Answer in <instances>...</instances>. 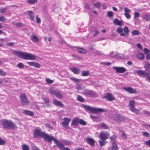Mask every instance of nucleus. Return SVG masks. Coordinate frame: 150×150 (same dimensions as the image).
Returning a JSON list of instances; mask_svg holds the SVG:
<instances>
[{"instance_id": "obj_1", "label": "nucleus", "mask_w": 150, "mask_h": 150, "mask_svg": "<svg viewBox=\"0 0 150 150\" xmlns=\"http://www.w3.org/2000/svg\"><path fill=\"white\" fill-rule=\"evenodd\" d=\"M144 67L146 71L140 70L137 71V73L139 76L142 75L143 77H146L147 81L150 82V64L146 62Z\"/></svg>"}, {"instance_id": "obj_2", "label": "nucleus", "mask_w": 150, "mask_h": 150, "mask_svg": "<svg viewBox=\"0 0 150 150\" xmlns=\"http://www.w3.org/2000/svg\"><path fill=\"white\" fill-rule=\"evenodd\" d=\"M13 53L24 59L34 60L36 58L35 55L27 52L25 53L17 50H14Z\"/></svg>"}, {"instance_id": "obj_3", "label": "nucleus", "mask_w": 150, "mask_h": 150, "mask_svg": "<svg viewBox=\"0 0 150 150\" xmlns=\"http://www.w3.org/2000/svg\"><path fill=\"white\" fill-rule=\"evenodd\" d=\"M42 138L49 142H51L52 140H53L58 148H62L63 147V144L59 142V141L55 138L54 136H51L45 133Z\"/></svg>"}, {"instance_id": "obj_4", "label": "nucleus", "mask_w": 150, "mask_h": 150, "mask_svg": "<svg viewBox=\"0 0 150 150\" xmlns=\"http://www.w3.org/2000/svg\"><path fill=\"white\" fill-rule=\"evenodd\" d=\"M83 107L87 111L89 112L98 113L101 112H105L106 111V110L103 109L92 108L89 106L86 105H83Z\"/></svg>"}, {"instance_id": "obj_5", "label": "nucleus", "mask_w": 150, "mask_h": 150, "mask_svg": "<svg viewBox=\"0 0 150 150\" xmlns=\"http://www.w3.org/2000/svg\"><path fill=\"white\" fill-rule=\"evenodd\" d=\"M1 124L4 129H15L16 127L13 122L6 120H3L1 122Z\"/></svg>"}, {"instance_id": "obj_6", "label": "nucleus", "mask_w": 150, "mask_h": 150, "mask_svg": "<svg viewBox=\"0 0 150 150\" xmlns=\"http://www.w3.org/2000/svg\"><path fill=\"white\" fill-rule=\"evenodd\" d=\"M135 102L134 100H130L129 102L128 106L130 110L132 112L137 115L139 114V110L135 108Z\"/></svg>"}, {"instance_id": "obj_7", "label": "nucleus", "mask_w": 150, "mask_h": 150, "mask_svg": "<svg viewBox=\"0 0 150 150\" xmlns=\"http://www.w3.org/2000/svg\"><path fill=\"white\" fill-rule=\"evenodd\" d=\"M21 103L23 106L28 105L30 103L29 100L25 94L21 93L20 96Z\"/></svg>"}, {"instance_id": "obj_8", "label": "nucleus", "mask_w": 150, "mask_h": 150, "mask_svg": "<svg viewBox=\"0 0 150 150\" xmlns=\"http://www.w3.org/2000/svg\"><path fill=\"white\" fill-rule=\"evenodd\" d=\"M49 92L51 94L53 95L57 98L61 99L63 97V94L57 90L54 89L53 88L50 89Z\"/></svg>"}, {"instance_id": "obj_9", "label": "nucleus", "mask_w": 150, "mask_h": 150, "mask_svg": "<svg viewBox=\"0 0 150 150\" xmlns=\"http://www.w3.org/2000/svg\"><path fill=\"white\" fill-rule=\"evenodd\" d=\"M85 96L90 97H96L97 95L95 92L88 89H85L82 93Z\"/></svg>"}, {"instance_id": "obj_10", "label": "nucleus", "mask_w": 150, "mask_h": 150, "mask_svg": "<svg viewBox=\"0 0 150 150\" xmlns=\"http://www.w3.org/2000/svg\"><path fill=\"white\" fill-rule=\"evenodd\" d=\"M45 132H42L40 129H35L33 132V138H36L38 137H42Z\"/></svg>"}, {"instance_id": "obj_11", "label": "nucleus", "mask_w": 150, "mask_h": 150, "mask_svg": "<svg viewBox=\"0 0 150 150\" xmlns=\"http://www.w3.org/2000/svg\"><path fill=\"white\" fill-rule=\"evenodd\" d=\"M63 121L61 123L62 126L66 128L69 129V124L71 120V119L65 117L63 118Z\"/></svg>"}, {"instance_id": "obj_12", "label": "nucleus", "mask_w": 150, "mask_h": 150, "mask_svg": "<svg viewBox=\"0 0 150 150\" xmlns=\"http://www.w3.org/2000/svg\"><path fill=\"white\" fill-rule=\"evenodd\" d=\"M125 117L124 116L121 115L120 114H116L115 115L114 119L118 122H120L124 121Z\"/></svg>"}, {"instance_id": "obj_13", "label": "nucleus", "mask_w": 150, "mask_h": 150, "mask_svg": "<svg viewBox=\"0 0 150 150\" xmlns=\"http://www.w3.org/2000/svg\"><path fill=\"white\" fill-rule=\"evenodd\" d=\"M110 55L112 57L117 58L118 59H125L123 54H119L117 52H112L110 54Z\"/></svg>"}, {"instance_id": "obj_14", "label": "nucleus", "mask_w": 150, "mask_h": 150, "mask_svg": "<svg viewBox=\"0 0 150 150\" xmlns=\"http://www.w3.org/2000/svg\"><path fill=\"white\" fill-rule=\"evenodd\" d=\"M110 134L108 132H103L100 134L99 138L101 140H106L108 138Z\"/></svg>"}, {"instance_id": "obj_15", "label": "nucleus", "mask_w": 150, "mask_h": 150, "mask_svg": "<svg viewBox=\"0 0 150 150\" xmlns=\"http://www.w3.org/2000/svg\"><path fill=\"white\" fill-rule=\"evenodd\" d=\"M113 69L116 70V71L118 73H123L126 71V69L123 67H113Z\"/></svg>"}, {"instance_id": "obj_16", "label": "nucleus", "mask_w": 150, "mask_h": 150, "mask_svg": "<svg viewBox=\"0 0 150 150\" xmlns=\"http://www.w3.org/2000/svg\"><path fill=\"white\" fill-rule=\"evenodd\" d=\"M104 98L108 101H112L115 100V98L113 96L111 93H108L107 95L104 96Z\"/></svg>"}, {"instance_id": "obj_17", "label": "nucleus", "mask_w": 150, "mask_h": 150, "mask_svg": "<svg viewBox=\"0 0 150 150\" xmlns=\"http://www.w3.org/2000/svg\"><path fill=\"white\" fill-rule=\"evenodd\" d=\"M123 89L127 92H129L130 93H136L137 92L136 91L131 87H124Z\"/></svg>"}, {"instance_id": "obj_18", "label": "nucleus", "mask_w": 150, "mask_h": 150, "mask_svg": "<svg viewBox=\"0 0 150 150\" xmlns=\"http://www.w3.org/2000/svg\"><path fill=\"white\" fill-rule=\"evenodd\" d=\"M53 104L56 106H59L62 108H64L65 106L61 102L56 99H54L53 100Z\"/></svg>"}, {"instance_id": "obj_19", "label": "nucleus", "mask_w": 150, "mask_h": 150, "mask_svg": "<svg viewBox=\"0 0 150 150\" xmlns=\"http://www.w3.org/2000/svg\"><path fill=\"white\" fill-rule=\"evenodd\" d=\"M30 17L31 21H34L35 17L34 15V12L32 11H28L25 12Z\"/></svg>"}, {"instance_id": "obj_20", "label": "nucleus", "mask_w": 150, "mask_h": 150, "mask_svg": "<svg viewBox=\"0 0 150 150\" xmlns=\"http://www.w3.org/2000/svg\"><path fill=\"white\" fill-rule=\"evenodd\" d=\"M70 70L72 71L74 74H77L80 72V69L75 67H72L71 68Z\"/></svg>"}, {"instance_id": "obj_21", "label": "nucleus", "mask_w": 150, "mask_h": 150, "mask_svg": "<svg viewBox=\"0 0 150 150\" xmlns=\"http://www.w3.org/2000/svg\"><path fill=\"white\" fill-rule=\"evenodd\" d=\"M30 39L34 42H39V39L34 34H32L30 37Z\"/></svg>"}, {"instance_id": "obj_22", "label": "nucleus", "mask_w": 150, "mask_h": 150, "mask_svg": "<svg viewBox=\"0 0 150 150\" xmlns=\"http://www.w3.org/2000/svg\"><path fill=\"white\" fill-rule=\"evenodd\" d=\"M86 140L87 143L93 146L95 145V141L94 139L91 138H87L86 139Z\"/></svg>"}, {"instance_id": "obj_23", "label": "nucleus", "mask_w": 150, "mask_h": 150, "mask_svg": "<svg viewBox=\"0 0 150 150\" xmlns=\"http://www.w3.org/2000/svg\"><path fill=\"white\" fill-rule=\"evenodd\" d=\"M79 118L78 117H76L75 118L72 120V122L71 124V125H77L79 123Z\"/></svg>"}, {"instance_id": "obj_24", "label": "nucleus", "mask_w": 150, "mask_h": 150, "mask_svg": "<svg viewBox=\"0 0 150 150\" xmlns=\"http://www.w3.org/2000/svg\"><path fill=\"white\" fill-rule=\"evenodd\" d=\"M99 126L100 127L105 129H109V127L103 122L99 124Z\"/></svg>"}, {"instance_id": "obj_25", "label": "nucleus", "mask_w": 150, "mask_h": 150, "mask_svg": "<svg viewBox=\"0 0 150 150\" xmlns=\"http://www.w3.org/2000/svg\"><path fill=\"white\" fill-rule=\"evenodd\" d=\"M24 114L30 116H33L34 115V113L32 111H28L27 110H24L23 112Z\"/></svg>"}, {"instance_id": "obj_26", "label": "nucleus", "mask_w": 150, "mask_h": 150, "mask_svg": "<svg viewBox=\"0 0 150 150\" xmlns=\"http://www.w3.org/2000/svg\"><path fill=\"white\" fill-rule=\"evenodd\" d=\"M113 23L116 25L121 26L122 25V21H119L117 18H116L114 20Z\"/></svg>"}, {"instance_id": "obj_27", "label": "nucleus", "mask_w": 150, "mask_h": 150, "mask_svg": "<svg viewBox=\"0 0 150 150\" xmlns=\"http://www.w3.org/2000/svg\"><path fill=\"white\" fill-rule=\"evenodd\" d=\"M136 57L138 59L142 60L144 59V56L143 53H139L137 55Z\"/></svg>"}, {"instance_id": "obj_28", "label": "nucleus", "mask_w": 150, "mask_h": 150, "mask_svg": "<svg viewBox=\"0 0 150 150\" xmlns=\"http://www.w3.org/2000/svg\"><path fill=\"white\" fill-rule=\"evenodd\" d=\"M90 75L89 71H82L81 75L83 76H89Z\"/></svg>"}, {"instance_id": "obj_29", "label": "nucleus", "mask_w": 150, "mask_h": 150, "mask_svg": "<svg viewBox=\"0 0 150 150\" xmlns=\"http://www.w3.org/2000/svg\"><path fill=\"white\" fill-rule=\"evenodd\" d=\"M117 137L115 135H113L110 137V141L112 143L116 142Z\"/></svg>"}, {"instance_id": "obj_30", "label": "nucleus", "mask_w": 150, "mask_h": 150, "mask_svg": "<svg viewBox=\"0 0 150 150\" xmlns=\"http://www.w3.org/2000/svg\"><path fill=\"white\" fill-rule=\"evenodd\" d=\"M118 147L116 142H113L112 143V147L111 150H117Z\"/></svg>"}, {"instance_id": "obj_31", "label": "nucleus", "mask_w": 150, "mask_h": 150, "mask_svg": "<svg viewBox=\"0 0 150 150\" xmlns=\"http://www.w3.org/2000/svg\"><path fill=\"white\" fill-rule=\"evenodd\" d=\"M142 18L149 21H150V14H146L142 17Z\"/></svg>"}, {"instance_id": "obj_32", "label": "nucleus", "mask_w": 150, "mask_h": 150, "mask_svg": "<svg viewBox=\"0 0 150 150\" xmlns=\"http://www.w3.org/2000/svg\"><path fill=\"white\" fill-rule=\"evenodd\" d=\"M38 1V0H27V2L29 4H33L37 3Z\"/></svg>"}, {"instance_id": "obj_33", "label": "nucleus", "mask_w": 150, "mask_h": 150, "mask_svg": "<svg viewBox=\"0 0 150 150\" xmlns=\"http://www.w3.org/2000/svg\"><path fill=\"white\" fill-rule=\"evenodd\" d=\"M61 142L65 145H70L71 143L70 142L66 140H63L61 141Z\"/></svg>"}, {"instance_id": "obj_34", "label": "nucleus", "mask_w": 150, "mask_h": 150, "mask_svg": "<svg viewBox=\"0 0 150 150\" xmlns=\"http://www.w3.org/2000/svg\"><path fill=\"white\" fill-rule=\"evenodd\" d=\"M99 142L100 144V146L102 147L105 144L107 143V142L105 140H99Z\"/></svg>"}, {"instance_id": "obj_35", "label": "nucleus", "mask_w": 150, "mask_h": 150, "mask_svg": "<svg viewBox=\"0 0 150 150\" xmlns=\"http://www.w3.org/2000/svg\"><path fill=\"white\" fill-rule=\"evenodd\" d=\"M78 52L80 53L85 54L86 52V51L84 49L79 48H78Z\"/></svg>"}, {"instance_id": "obj_36", "label": "nucleus", "mask_w": 150, "mask_h": 150, "mask_svg": "<svg viewBox=\"0 0 150 150\" xmlns=\"http://www.w3.org/2000/svg\"><path fill=\"white\" fill-rule=\"evenodd\" d=\"M22 148L23 150H29V148L28 145L23 144L22 146Z\"/></svg>"}, {"instance_id": "obj_37", "label": "nucleus", "mask_w": 150, "mask_h": 150, "mask_svg": "<svg viewBox=\"0 0 150 150\" xmlns=\"http://www.w3.org/2000/svg\"><path fill=\"white\" fill-rule=\"evenodd\" d=\"M143 113H139L138 114H144L146 115L147 116H150V112L148 111L147 110H143L142 111Z\"/></svg>"}, {"instance_id": "obj_38", "label": "nucleus", "mask_w": 150, "mask_h": 150, "mask_svg": "<svg viewBox=\"0 0 150 150\" xmlns=\"http://www.w3.org/2000/svg\"><path fill=\"white\" fill-rule=\"evenodd\" d=\"M77 99L78 101L81 102L84 101V99L81 96L79 95L77 96Z\"/></svg>"}, {"instance_id": "obj_39", "label": "nucleus", "mask_w": 150, "mask_h": 150, "mask_svg": "<svg viewBox=\"0 0 150 150\" xmlns=\"http://www.w3.org/2000/svg\"><path fill=\"white\" fill-rule=\"evenodd\" d=\"M132 33L133 35H138L139 34L140 32L137 30H134L132 31Z\"/></svg>"}, {"instance_id": "obj_40", "label": "nucleus", "mask_w": 150, "mask_h": 150, "mask_svg": "<svg viewBox=\"0 0 150 150\" xmlns=\"http://www.w3.org/2000/svg\"><path fill=\"white\" fill-rule=\"evenodd\" d=\"M79 123L80 124L83 125H85L86 124V122L82 119H79Z\"/></svg>"}, {"instance_id": "obj_41", "label": "nucleus", "mask_w": 150, "mask_h": 150, "mask_svg": "<svg viewBox=\"0 0 150 150\" xmlns=\"http://www.w3.org/2000/svg\"><path fill=\"white\" fill-rule=\"evenodd\" d=\"M17 66L19 69H22L24 68V65L23 63H20L17 64Z\"/></svg>"}, {"instance_id": "obj_42", "label": "nucleus", "mask_w": 150, "mask_h": 150, "mask_svg": "<svg viewBox=\"0 0 150 150\" xmlns=\"http://www.w3.org/2000/svg\"><path fill=\"white\" fill-rule=\"evenodd\" d=\"M44 100L45 103L48 105H49V103H51L50 101L49 100L48 98H44Z\"/></svg>"}, {"instance_id": "obj_43", "label": "nucleus", "mask_w": 150, "mask_h": 150, "mask_svg": "<svg viewBox=\"0 0 150 150\" xmlns=\"http://www.w3.org/2000/svg\"><path fill=\"white\" fill-rule=\"evenodd\" d=\"M124 31L126 33V35H128V33H129V30L128 27L127 26L125 27L124 28Z\"/></svg>"}, {"instance_id": "obj_44", "label": "nucleus", "mask_w": 150, "mask_h": 150, "mask_svg": "<svg viewBox=\"0 0 150 150\" xmlns=\"http://www.w3.org/2000/svg\"><path fill=\"white\" fill-rule=\"evenodd\" d=\"M46 81L48 84L52 83L54 82L53 80H51L49 78L46 79Z\"/></svg>"}, {"instance_id": "obj_45", "label": "nucleus", "mask_w": 150, "mask_h": 150, "mask_svg": "<svg viewBox=\"0 0 150 150\" xmlns=\"http://www.w3.org/2000/svg\"><path fill=\"white\" fill-rule=\"evenodd\" d=\"M94 53H95L96 55H102L103 54V53L101 51L98 50H96L94 52Z\"/></svg>"}, {"instance_id": "obj_46", "label": "nucleus", "mask_w": 150, "mask_h": 150, "mask_svg": "<svg viewBox=\"0 0 150 150\" xmlns=\"http://www.w3.org/2000/svg\"><path fill=\"white\" fill-rule=\"evenodd\" d=\"M144 52L145 54L146 55L150 52V50L146 48L144 49Z\"/></svg>"}, {"instance_id": "obj_47", "label": "nucleus", "mask_w": 150, "mask_h": 150, "mask_svg": "<svg viewBox=\"0 0 150 150\" xmlns=\"http://www.w3.org/2000/svg\"><path fill=\"white\" fill-rule=\"evenodd\" d=\"M70 79L72 81H73L76 83H79V82L80 79L75 78L74 77H71L70 78Z\"/></svg>"}, {"instance_id": "obj_48", "label": "nucleus", "mask_w": 150, "mask_h": 150, "mask_svg": "<svg viewBox=\"0 0 150 150\" xmlns=\"http://www.w3.org/2000/svg\"><path fill=\"white\" fill-rule=\"evenodd\" d=\"M13 24L17 27H21L23 26V24L21 23H15Z\"/></svg>"}, {"instance_id": "obj_49", "label": "nucleus", "mask_w": 150, "mask_h": 150, "mask_svg": "<svg viewBox=\"0 0 150 150\" xmlns=\"http://www.w3.org/2000/svg\"><path fill=\"white\" fill-rule=\"evenodd\" d=\"M142 135L146 137H149V134L147 132H142Z\"/></svg>"}, {"instance_id": "obj_50", "label": "nucleus", "mask_w": 150, "mask_h": 150, "mask_svg": "<svg viewBox=\"0 0 150 150\" xmlns=\"http://www.w3.org/2000/svg\"><path fill=\"white\" fill-rule=\"evenodd\" d=\"M6 141L0 138V145H4L6 144Z\"/></svg>"}, {"instance_id": "obj_51", "label": "nucleus", "mask_w": 150, "mask_h": 150, "mask_svg": "<svg viewBox=\"0 0 150 150\" xmlns=\"http://www.w3.org/2000/svg\"><path fill=\"white\" fill-rule=\"evenodd\" d=\"M6 74V73L0 69V75L2 76H5Z\"/></svg>"}, {"instance_id": "obj_52", "label": "nucleus", "mask_w": 150, "mask_h": 150, "mask_svg": "<svg viewBox=\"0 0 150 150\" xmlns=\"http://www.w3.org/2000/svg\"><path fill=\"white\" fill-rule=\"evenodd\" d=\"M40 65L39 63L37 62H35L33 67H34L35 68H40Z\"/></svg>"}, {"instance_id": "obj_53", "label": "nucleus", "mask_w": 150, "mask_h": 150, "mask_svg": "<svg viewBox=\"0 0 150 150\" xmlns=\"http://www.w3.org/2000/svg\"><path fill=\"white\" fill-rule=\"evenodd\" d=\"M117 32L119 33H120L123 32V30L121 28L118 27L117 29Z\"/></svg>"}, {"instance_id": "obj_54", "label": "nucleus", "mask_w": 150, "mask_h": 150, "mask_svg": "<svg viewBox=\"0 0 150 150\" xmlns=\"http://www.w3.org/2000/svg\"><path fill=\"white\" fill-rule=\"evenodd\" d=\"M124 15L127 19H129L131 18V15L129 13H124Z\"/></svg>"}, {"instance_id": "obj_55", "label": "nucleus", "mask_w": 150, "mask_h": 150, "mask_svg": "<svg viewBox=\"0 0 150 150\" xmlns=\"http://www.w3.org/2000/svg\"><path fill=\"white\" fill-rule=\"evenodd\" d=\"M6 20V19L4 16H1L0 17V21L2 22H5V21Z\"/></svg>"}, {"instance_id": "obj_56", "label": "nucleus", "mask_w": 150, "mask_h": 150, "mask_svg": "<svg viewBox=\"0 0 150 150\" xmlns=\"http://www.w3.org/2000/svg\"><path fill=\"white\" fill-rule=\"evenodd\" d=\"M6 8H2L0 9V13H4L6 10Z\"/></svg>"}, {"instance_id": "obj_57", "label": "nucleus", "mask_w": 150, "mask_h": 150, "mask_svg": "<svg viewBox=\"0 0 150 150\" xmlns=\"http://www.w3.org/2000/svg\"><path fill=\"white\" fill-rule=\"evenodd\" d=\"M94 31L95 32V33L93 34V36L94 37H96L98 35L99 33V32L98 30L95 29Z\"/></svg>"}, {"instance_id": "obj_58", "label": "nucleus", "mask_w": 150, "mask_h": 150, "mask_svg": "<svg viewBox=\"0 0 150 150\" xmlns=\"http://www.w3.org/2000/svg\"><path fill=\"white\" fill-rule=\"evenodd\" d=\"M124 10L125 12V13H129L130 12L129 9L127 7H124Z\"/></svg>"}, {"instance_id": "obj_59", "label": "nucleus", "mask_w": 150, "mask_h": 150, "mask_svg": "<svg viewBox=\"0 0 150 150\" xmlns=\"http://www.w3.org/2000/svg\"><path fill=\"white\" fill-rule=\"evenodd\" d=\"M107 16L109 17H110L113 16V13L111 11H109L107 13Z\"/></svg>"}, {"instance_id": "obj_60", "label": "nucleus", "mask_w": 150, "mask_h": 150, "mask_svg": "<svg viewBox=\"0 0 150 150\" xmlns=\"http://www.w3.org/2000/svg\"><path fill=\"white\" fill-rule=\"evenodd\" d=\"M93 5L94 6H95L96 7L98 8L100 6L101 4L100 3H95Z\"/></svg>"}, {"instance_id": "obj_61", "label": "nucleus", "mask_w": 150, "mask_h": 150, "mask_svg": "<svg viewBox=\"0 0 150 150\" xmlns=\"http://www.w3.org/2000/svg\"><path fill=\"white\" fill-rule=\"evenodd\" d=\"M36 22L38 23H39L41 22V20L40 18H39L38 16H36Z\"/></svg>"}, {"instance_id": "obj_62", "label": "nucleus", "mask_w": 150, "mask_h": 150, "mask_svg": "<svg viewBox=\"0 0 150 150\" xmlns=\"http://www.w3.org/2000/svg\"><path fill=\"white\" fill-rule=\"evenodd\" d=\"M144 144L146 145L150 146V139L145 142H144Z\"/></svg>"}, {"instance_id": "obj_63", "label": "nucleus", "mask_w": 150, "mask_h": 150, "mask_svg": "<svg viewBox=\"0 0 150 150\" xmlns=\"http://www.w3.org/2000/svg\"><path fill=\"white\" fill-rule=\"evenodd\" d=\"M84 7L85 8L89 9L90 8L88 4L85 3L84 4Z\"/></svg>"}, {"instance_id": "obj_64", "label": "nucleus", "mask_w": 150, "mask_h": 150, "mask_svg": "<svg viewBox=\"0 0 150 150\" xmlns=\"http://www.w3.org/2000/svg\"><path fill=\"white\" fill-rule=\"evenodd\" d=\"M146 55V59L147 60H150V54H148Z\"/></svg>"}]
</instances>
